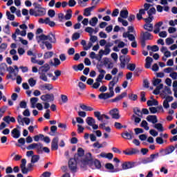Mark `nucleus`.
<instances>
[{
    "mask_svg": "<svg viewBox=\"0 0 177 177\" xmlns=\"http://www.w3.org/2000/svg\"><path fill=\"white\" fill-rule=\"evenodd\" d=\"M161 79H153L152 84L153 85V86H157V85H158L159 84H161Z\"/></svg>",
    "mask_w": 177,
    "mask_h": 177,
    "instance_id": "nucleus-55",
    "label": "nucleus"
},
{
    "mask_svg": "<svg viewBox=\"0 0 177 177\" xmlns=\"http://www.w3.org/2000/svg\"><path fill=\"white\" fill-rule=\"evenodd\" d=\"M80 37V33L75 32L72 36V41H77V39H79Z\"/></svg>",
    "mask_w": 177,
    "mask_h": 177,
    "instance_id": "nucleus-59",
    "label": "nucleus"
},
{
    "mask_svg": "<svg viewBox=\"0 0 177 177\" xmlns=\"http://www.w3.org/2000/svg\"><path fill=\"white\" fill-rule=\"evenodd\" d=\"M140 127L142 128H144L145 131H149V129H150V127H149V123H147L146 120H142Z\"/></svg>",
    "mask_w": 177,
    "mask_h": 177,
    "instance_id": "nucleus-36",
    "label": "nucleus"
},
{
    "mask_svg": "<svg viewBox=\"0 0 177 177\" xmlns=\"http://www.w3.org/2000/svg\"><path fill=\"white\" fill-rule=\"evenodd\" d=\"M129 16V12L127 10H122L120 12V17L121 19H128Z\"/></svg>",
    "mask_w": 177,
    "mask_h": 177,
    "instance_id": "nucleus-23",
    "label": "nucleus"
},
{
    "mask_svg": "<svg viewBox=\"0 0 177 177\" xmlns=\"http://www.w3.org/2000/svg\"><path fill=\"white\" fill-rule=\"evenodd\" d=\"M143 15H146V10L140 9L136 15L138 20H142L143 19V17H142Z\"/></svg>",
    "mask_w": 177,
    "mask_h": 177,
    "instance_id": "nucleus-26",
    "label": "nucleus"
},
{
    "mask_svg": "<svg viewBox=\"0 0 177 177\" xmlns=\"http://www.w3.org/2000/svg\"><path fill=\"white\" fill-rule=\"evenodd\" d=\"M39 161V155H33L31 158V163L35 164V162H38Z\"/></svg>",
    "mask_w": 177,
    "mask_h": 177,
    "instance_id": "nucleus-39",
    "label": "nucleus"
},
{
    "mask_svg": "<svg viewBox=\"0 0 177 177\" xmlns=\"http://www.w3.org/2000/svg\"><path fill=\"white\" fill-rule=\"evenodd\" d=\"M118 82V77H114L112 81H111L109 84V91L110 93H102L98 95L99 99H101L102 100H106V99H110V97H113V96H114V86Z\"/></svg>",
    "mask_w": 177,
    "mask_h": 177,
    "instance_id": "nucleus-2",
    "label": "nucleus"
},
{
    "mask_svg": "<svg viewBox=\"0 0 177 177\" xmlns=\"http://www.w3.org/2000/svg\"><path fill=\"white\" fill-rule=\"evenodd\" d=\"M6 16H7L8 20H10L11 21H13V20H15V15L10 14V12L7 11Z\"/></svg>",
    "mask_w": 177,
    "mask_h": 177,
    "instance_id": "nucleus-50",
    "label": "nucleus"
},
{
    "mask_svg": "<svg viewBox=\"0 0 177 177\" xmlns=\"http://www.w3.org/2000/svg\"><path fill=\"white\" fill-rule=\"evenodd\" d=\"M85 154V151L84 149L80 147L77 149V158H79V161H80V167L83 169H86L88 167L91 168V169H100L102 168V163L100 160L97 159H93L92 157V153L91 152L86 153L84 157L82 158V156Z\"/></svg>",
    "mask_w": 177,
    "mask_h": 177,
    "instance_id": "nucleus-1",
    "label": "nucleus"
},
{
    "mask_svg": "<svg viewBox=\"0 0 177 177\" xmlns=\"http://www.w3.org/2000/svg\"><path fill=\"white\" fill-rule=\"evenodd\" d=\"M158 153H156L155 154H151L149 156V160L151 161V162H154V160H156V158H158Z\"/></svg>",
    "mask_w": 177,
    "mask_h": 177,
    "instance_id": "nucleus-51",
    "label": "nucleus"
},
{
    "mask_svg": "<svg viewBox=\"0 0 177 177\" xmlns=\"http://www.w3.org/2000/svg\"><path fill=\"white\" fill-rule=\"evenodd\" d=\"M77 155H75L73 158H71L68 161V167L71 171L75 172L77 171V164H80L81 160L78 158H77Z\"/></svg>",
    "mask_w": 177,
    "mask_h": 177,
    "instance_id": "nucleus-5",
    "label": "nucleus"
},
{
    "mask_svg": "<svg viewBox=\"0 0 177 177\" xmlns=\"http://www.w3.org/2000/svg\"><path fill=\"white\" fill-rule=\"evenodd\" d=\"M7 48H8V44H6V43L1 44L0 46V53H2V52H5Z\"/></svg>",
    "mask_w": 177,
    "mask_h": 177,
    "instance_id": "nucleus-46",
    "label": "nucleus"
},
{
    "mask_svg": "<svg viewBox=\"0 0 177 177\" xmlns=\"http://www.w3.org/2000/svg\"><path fill=\"white\" fill-rule=\"evenodd\" d=\"M105 168L106 169H109L112 173L120 172V171H122V169H118V168L114 169V165H113V164L111 163H106L105 165Z\"/></svg>",
    "mask_w": 177,
    "mask_h": 177,
    "instance_id": "nucleus-15",
    "label": "nucleus"
},
{
    "mask_svg": "<svg viewBox=\"0 0 177 177\" xmlns=\"http://www.w3.org/2000/svg\"><path fill=\"white\" fill-rule=\"evenodd\" d=\"M21 136L20 130L17 128H15L11 131V136L14 138V139H19Z\"/></svg>",
    "mask_w": 177,
    "mask_h": 177,
    "instance_id": "nucleus-16",
    "label": "nucleus"
},
{
    "mask_svg": "<svg viewBox=\"0 0 177 177\" xmlns=\"http://www.w3.org/2000/svg\"><path fill=\"white\" fill-rule=\"evenodd\" d=\"M147 104L149 106H158V101H157L156 100H149L147 102Z\"/></svg>",
    "mask_w": 177,
    "mask_h": 177,
    "instance_id": "nucleus-35",
    "label": "nucleus"
},
{
    "mask_svg": "<svg viewBox=\"0 0 177 177\" xmlns=\"http://www.w3.org/2000/svg\"><path fill=\"white\" fill-rule=\"evenodd\" d=\"M91 10H89L88 8L84 9V16H86V17H89V16H91Z\"/></svg>",
    "mask_w": 177,
    "mask_h": 177,
    "instance_id": "nucleus-56",
    "label": "nucleus"
},
{
    "mask_svg": "<svg viewBox=\"0 0 177 177\" xmlns=\"http://www.w3.org/2000/svg\"><path fill=\"white\" fill-rule=\"evenodd\" d=\"M73 11L71 10V9H69L67 10V13L65 15V20H70V19H71L72 16H73Z\"/></svg>",
    "mask_w": 177,
    "mask_h": 177,
    "instance_id": "nucleus-40",
    "label": "nucleus"
},
{
    "mask_svg": "<svg viewBox=\"0 0 177 177\" xmlns=\"http://www.w3.org/2000/svg\"><path fill=\"white\" fill-rule=\"evenodd\" d=\"M86 122L92 127L93 129H99V125L96 124V120L92 117H87L86 119Z\"/></svg>",
    "mask_w": 177,
    "mask_h": 177,
    "instance_id": "nucleus-6",
    "label": "nucleus"
},
{
    "mask_svg": "<svg viewBox=\"0 0 177 177\" xmlns=\"http://www.w3.org/2000/svg\"><path fill=\"white\" fill-rule=\"evenodd\" d=\"M144 28L147 30V31H153V24H146L144 25Z\"/></svg>",
    "mask_w": 177,
    "mask_h": 177,
    "instance_id": "nucleus-43",
    "label": "nucleus"
},
{
    "mask_svg": "<svg viewBox=\"0 0 177 177\" xmlns=\"http://www.w3.org/2000/svg\"><path fill=\"white\" fill-rule=\"evenodd\" d=\"M162 24H163L162 21H159L154 26V30H153L154 34H158V32H160L161 30L160 28H161V26H162Z\"/></svg>",
    "mask_w": 177,
    "mask_h": 177,
    "instance_id": "nucleus-22",
    "label": "nucleus"
},
{
    "mask_svg": "<svg viewBox=\"0 0 177 177\" xmlns=\"http://www.w3.org/2000/svg\"><path fill=\"white\" fill-rule=\"evenodd\" d=\"M59 149V138L55 137L51 142V150H57Z\"/></svg>",
    "mask_w": 177,
    "mask_h": 177,
    "instance_id": "nucleus-12",
    "label": "nucleus"
},
{
    "mask_svg": "<svg viewBox=\"0 0 177 177\" xmlns=\"http://www.w3.org/2000/svg\"><path fill=\"white\" fill-rule=\"evenodd\" d=\"M48 21H49V17L46 18L45 19L40 18L39 19V23L40 24H47Z\"/></svg>",
    "mask_w": 177,
    "mask_h": 177,
    "instance_id": "nucleus-53",
    "label": "nucleus"
},
{
    "mask_svg": "<svg viewBox=\"0 0 177 177\" xmlns=\"http://www.w3.org/2000/svg\"><path fill=\"white\" fill-rule=\"evenodd\" d=\"M43 102H53L55 100V95L53 94H46L41 96Z\"/></svg>",
    "mask_w": 177,
    "mask_h": 177,
    "instance_id": "nucleus-10",
    "label": "nucleus"
},
{
    "mask_svg": "<svg viewBox=\"0 0 177 177\" xmlns=\"http://www.w3.org/2000/svg\"><path fill=\"white\" fill-rule=\"evenodd\" d=\"M151 63H153V58L147 57L146 58L145 68H150V67H151Z\"/></svg>",
    "mask_w": 177,
    "mask_h": 177,
    "instance_id": "nucleus-25",
    "label": "nucleus"
},
{
    "mask_svg": "<svg viewBox=\"0 0 177 177\" xmlns=\"http://www.w3.org/2000/svg\"><path fill=\"white\" fill-rule=\"evenodd\" d=\"M73 68L75 71H82L84 70V64H80L78 66L74 65Z\"/></svg>",
    "mask_w": 177,
    "mask_h": 177,
    "instance_id": "nucleus-30",
    "label": "nucleus"
},
{
    "mask_svg": "<svg viewBox=\"0 0 177 177\" xmlns=\"http://www.w3.org/2000/svg\"><path fill=\"white\" fill-rule=\"evenodd\" d=\"M166 42V45H172V44H174V39L171 38V37H168L165 40Z\"/></svg>",
    "mask_w": 177,
    "mask_h": 177,
    "instance_id": "nucleus-60",
    "label": "nucleus"
},
{
    "mask_svg": "<svg viewBox=\"0 0 177 177\" xmlns=\"http://www.w3.org/2000/svg\"><path fill=\"white\" fill-rule=\"evenodd\" d=\"M38 100H39V99H38V97H33L30 98V104H31L32 109H35V104H37Z\"/></svg>",
    "mask_w": 177,
    "mask_h": 177,
    "instance_id": "nucleus-32",
    "label": "nucleus"
},
{
    "mask_svg": "<svg viewBox=\"0 0 177 177\" xmlns=\"http://www.w3.org/2000/svg\"><path fill=\"white\" fill-rule=\"evenodd\" d=\"M109 114L111 115L112 118H114L115 120H119L120 117L118 109H113L109 111Z\"/></svg>",
    "mask_w": 177,
    "mask_h": 177,
    "instance_id": "nucleus-14",
    "label": "nucleus"
},
{
    "mask_svg": "<svg viewBox=\"0 0 177 177\" xmlns=\"http://www.w3.org/2000/svg\"><path fill=\"white\" fill-rule=\"evenodd\" d=\"M39 74L40 75L39 78L41 80V81H44V82H48V77L46 76V74L39 73Z\"/></svg>",
    "mask_w": 177,
    "mask_h": 177,
    "instance_id": "nucleus-41",
    "label": "nucleus"
},
{
    "mask_svg": "<svg viewBox=\"0 0 177 177\" xmlns=\"http://www.w3.org/2000/svg\"><path fill=\"white\" fill-rule=\"evenodd\" d=\"M42 44L43 45H45L48 50H50V49L53 48V46H52V44H50L49 41H43Z\"/></svg>",
    "mask_w": 177,
    "mask_h": 177,
    "instance_id": "nucleus-42",
    "label": "nucleus"
},
{
    "mask_svg": "<svg viewBox=\"0 0 177 177\" xmlns=\"http://www.w3.org/2000/svg\"><path fill=\"white\" fill-rule=\"evenodd\" d=\"M141 102H146V93L145 91L141 92L140 93Z\"/></svg>",
    "mask_w": 177,
    "mask_h": 177,
    "instance_id": "nucleus-62",
    "label": "nucleus"
},
{
    "mask_svg": "<svg viewBox=\"0 0 177 177\" xmlns=\"http://www.w3.org/2000/svg\"><path fill=\"white\" fill-rule=\"evenodd\" d=\"M169 77L172 78V80H177V73L176 72H171L169 74Z\"/></svg>",
    "mask_w": 177,
    "mask_h": 177,
    "instance_id": "nucleus-63",
    "label": "nucleus"
},
{
    "mask_svg": "<svg viewBox=\"0 0 177 177\" xmlns=\"http://www.w3.org/2000/svg\"><path fill=\"white\" fill-rule=\"evenodd\" d=\"M37 15H35V16H45L46 12L45 11V9H44L43 8H38L37 10Z\"/></svg>",
    "mask_w": 177,
    "mask_h": 177,
    "instance_id": "nucleus-34",
    "label": "nucleus"
},
{
    "mask_svg": "<svg viewBox=\"0 0 177 177\" xmlns=\"http://www.w3.org/2000/svg\"><path fill=\"white\" fill-rule=\"evenodd\" d=\"M44 147V145L41 143H37L36 145V150H37V153H38V154H42V149Z\"/></svg>",
    "mask_w": 177,
    "mask_h": 177,
    "instance_id": "nucleus-29",
    "label": "nucleus"
},
{
    "mask_svg": "<svg viewBox=\"0 0 177 177\" xmlns=\"http://www.w3.org/2000/svg\"><path fill=\"white\" fill-rule=\"evenodd\" d=\"M50 131H51L52 133H50V135L51 136H55V133H56V131H57V127L52 126L50 127Z\"/></svg>",
    "mask_w": 177,
    "mask_h": 177,
    "instance_id": "nucleus-54",
    "label": "nucleus"
},
{
    "mask_svg": "<svg viewBox=\"0 0 177 177\" xmlns=\"http://www.w3.org/2000/svg\"><path fill=\"white\" fill-rule=\"evenodd\" d=\"M127 68L130 71H135V68H136V64H129L127 65Z\"/></svg>",
    "mask_w": 177,
    "mask_h": 177,
    "instance_id": "nucleus-47",
    "label": "nucleus"
},
{
    "mask_svg": "<svg viewBox=\"0 0 177 177\" xmlns=\"http://www.w3.org/2000/svg\"><path fill=\"white\" fill-rule=\"evenodd\" d=\"M40 91H52L53 89V85L50 84H44L39 86Z\"/></svg>",
    "mask_w": 177,
    "mask_h": 177,
    "instance_id": "nucleus-18",
    "label": "nucleus"
},
{
    "mask_svg": "<svg viewBox=\"0 0 177 177\" xmlns=\"http://www.w3.org/2000/svg\"><path fill=\"white\" fill-rule=\"evenodd\" d=\"M28 84H29L30 86H31V87L35 86V85L37 84V81L35 80H34V78L30 77L28 80Z\"/></svg>",
    "mask_w": 177,
    "mask_h": 177,
    "instance_id": "nucleus-45",
    "label": "nucleus"
},
{
    "mask_svg": "<svg viewBox=\"0 0 177 177\" xmlns=\"http://www.w3.org/2000/svg\"><path fill=\"white\" fill-rule=\"evenodd\" d=\"M142 39L143 41L153 39V35L149 32H142Z\"/></svg>",
    "mask_w": 177,
    "mask_h": 177,
    "instance_id": "nucleus-21",
    "label": "nucleus"
},
{
    "mask_svg": "<svg viewBox=\"0 0 177 177\" xmlns=\"http://www.w3.org/2000/svg\"><path fill=\"white\" fill-rule=\"evenodd\" d=\"M98 71L100 75L95 80L96 82L93 84V89H97L99 86H100V82H102L103 78H104V75H106V71L104 69L100 68Z\"/></svg>",
    "mask_w": 177,
    "mask_h": 177,
    "instance_id": "nucleus-4",
    "label": "nucleus"
},
{
    "mask_svg": "<svg viewBox=\"0 0 177 177\" xmlns=\"http://www.w3.org/2000/svg\"><path fill=\"white\" fill-rule=\"evenodd\" d=\"M129 99H130V100H137L138 99V95L136 94H129Z\"/></svg>",
    "mask_w": 177,
    "mask_h": 177,
    "instance_id": "nucleus-61",
    "label": "nucleus"
},
{
    "mask_svg": "<svg viewBox=\"0 0 177 177\" xmlns=\"http://www.w3.org/2000/svg\"><path fill=\"white\" fill-rule=\"evenodd\" d=\"M138 165L136 162H124L122 165V168L123 170L131 169V168H135Z\"/></svg>",
    "mask_w": 177,
    "mask_h": 177,
    "instance_id": "nucleus-7",
    "label": "nucleus"
},
{
    "mask_svg": "<svg viewBox=\"0 0 177 177\" xmlns=\"http://www.w3.org/2000/svg\"><path fill=\"white\" fill-rule=\"evenodd\" d=\"M147 121H148V122H151L152 124H157L158 122V119L156 115H149L147 117Z\"/></svg>",
    "mask_w": 177,
    "mask_h": 177,
    "instance_id": "nucleus-19",
    "label": "nucleus"
},
{
    "mask_svg": "<svg viewBox=\"0 0 177 177\" xmlns=\"http://www.w3.org/2000/svg\"><path fill=\"white\" fill-rule=\"evenodd\" d=\"M122 138L123 139H127L128 140H131V139L133 138V131H125L121 134Z\"/></svg>",
    "mask_w": 177,
    "mask_h": 177,
    "instance_id": "nucleus-9",
    "label": "nucleus"
},
{
    "mask_svg": "<svg viewBox=\"0 0 177 177\" xmlns=\"http://www.w3.org/2000/svg\"><path fill=\"white\" fill-rule=\"evenodd\" d=\"M97 21H99V19H97V17H94L91 18V19L89 21V24L92 27H95L96 24H97Z\"/></svg>",
    "mask_w": 177,
    "mask_h": 177,
    "instance_id": "nucleus-28",
    "label": "nucleus"
},
{
    "mask_svg": "<svg viewBox=\"0 0 177 177\" xmlns=\"http://www.w3.org/2000/svg\"><path fill=\"white\" fill-rule=\"evenodd\" d=\"M133 111L135 113V114H136V115H138V117H142V113L140 111V109L138 107H136L133 109Z\"/></svg>",
    "mask_w": 177,
    "mask_h": 177,
    "instance_id": "nucleus-48",
    "label": "nucleus"
},
{
    "mask_svg": "<svg viewBox=\"0 0 177 177\" xmlns=\"http://www.w3.org/2000/svg\"><path fill=\"white\" fill-rule=\"evenodd\" d=\"M147 50H151L152 52H158L160 50V48L157 45L154 46H147Z\"/></svg>",
    "mask_w": 177,
    "mask_h": 177,
    "instance_id": "nucleus-33",
    "label": "nucleus"
},
{
    "mask_svg": "<svg viewBox=\"0 0 177 177\" xmlns=\"http://www.w3.org/2000/svg\"><path fill=\"white\" fill-rule=\"evenodd\" d=\"M94 117L98 120V121H101L103 122V120H110V117L106 115V114H102L100 111H95L94 112Z\"/></svg>",
    "mask_w": 177,
    "mask_h": 177,
    "instance_id": "nucleus-8",
    "label": "nucleus"
},
{
    "mask_svg": "<svg viewBox=\"0 0 177 177\" xmlns=\"http://www.w3.org/2000/svg\"><path fill=\"white\" fill-rule=\"evenodd\" d=\"M86 32H88L90 35H92V34L94 32L95 29L92 27H87L85 28Z\"/></svg>",
    "mask_w": 177,
    "mask_h": 177,
    "instance_id": "nucleus-52",
    "label": "nucleus"
},
{
    "mask_svg": "<svg viewBox=\"0 0 177 177\" xmlns=\"http://www.w3.org/2000/svg\"><path fill=\"white\" fill-rule=\"evenodd\" d=\"M49 70H50V66H49L48 64H45L44 66L39 67V73L45 74V73H48Z\"/></svg>",
    "mask_w": 177,
    "mask_h": 177,
    "instance_id": "nucleus-20",
    "label": "nucleus"
},
{
    "mask_svg": "<svg viewBox=\"0 0 177 177\" xmlns=\"http://www.w3.org/2000/svg\"><path fill=\"white\" fill-rule=\"evenodd\" d=\"M7 71L9 73V74L7 75L8 80H13V75L12 74H14V77L17 76V74L15 73V68H13L12 66L8 67Z\"/></svg>",
    "mask_w": 177,
    "mask_h": 177,
    "instance_id": "nucleus-11",
    "label": "nucleus"
},
{
    "mask_svg": "<svg viewBox=\"0 0 177 177\" xmlns=\"http://www.w3.org/2000/svg\"><path fill=\"white\" fill-rule=\"evenodd\" d=\"M155 129H157L158 132H164V127H162V124L161 123H155L153 126Z\"/></svg>",
    "mask_w": 177,
    "mask_h": 177,
    "instance_id": "nucleus-24",
    "label": "nucleus"
},
{
    "mask_svg": "<svg viewBox=\"0 0 177 177\" xmlns=\"http://www.w3.org/2000/svg\"><path fill=\"white\" fill-rule=\"evenodd\" d=\"M120 61L124 62L125 63H129V62L131 61V58L129 56L125 57L124 55H122L120 57Z\"/></svg>",
    "mask_w": 177,
    "mask_h": 177,
    "instance_id": "nucleus-37",
    "label": "nucleus"
},
{
    "mask_svg": "<svg viewBox=\"0 0 177 177\" xmlns=\"http://www.w3.org/2000/svg\"><path fill=\"white\" fill-rule=\"evenodd\" d=\"M53 56V51H48L44 53V59H50Z\"/></svg>",
    "mask_w": 177,
    "mask_h": 177,
    "instance_id": "nucleus-44",
    "label": "nucleus"
},
{
    "mask_svg": "<svg viewBox=\"0 0 177 177\" xmlns=\"http://www.w3.org/2000/svg\"><path fill=\"white\" fill-rule=\"evenodd\" d=\"M164 88V84H160L156 86V88L153 91L154 95H160V91Z\"/></svg>",
    "mask_w": 177,
    "mask_h": 177,
    "instance_id": "nucleus-31",
    "label": "nucleus"
},
{
    "mask_svg": "<svg viewBox=\"0 0 177 177\" xmlns=\"http://www.w3.org/2000/svg\"><path fill=\"white\" fill-rule=\"evenodd\" d=\"M90 57H91V59H95L98 62H100L102 60V59L100 58V54L96 55V53H95V52H91L90 53Z\"/></svg>",
    "mask_w": 177,
    "mask_h": 177,
    "instance_id": "nucleus-27",
    "label": "nucleus"
},
{
    "mask_svg": "<svg viewBox=\"0 0 177 177\" xmlns=\"http://www.w3.org/2000/svg\"><path fill=\"white\" fill-rule=\"evenodd\" d=\"M52 173L50 171H45L41 174V177H50Z\"/></svg>",
    "mask_w": 177,
    "mask_h": 177,
    "instance_id": "nucleus-64",
    "label": "nucleus"
},
{
    "mask_svg": "<svg viewBox=\"0 0 177 177\" xmlns=\"http://www.w3.org/2000/svg\"><path fill=\"white\" fill-rule=\"evenodd\" d=\"M55 15H56V12H55L54 10H49L48 11V15L49 16V17H51V18L55 17Z\"/></svg>",
    "mask_w": 177,
    "mask_h": 177,
    "instance_id": "nucleus-57",
    "label": "nucleus"
},
{
    "mask_svg": "<svg viewBox=\"0 0 177 177\" xmlns=\"http://www.w3.org/2000/svg\"><path fill=\"white\" fill-rule=\"evenodd\" d=\"M118 21L119 22V23H121L122 24V26H124V27H127V26H128V21H127V20H125V19H122V18H121V17H118Z\"/></svg>",
    "mask_w": 177,
    "mask_h": 177,
    "instance_id": "nucleus-38",
    "label": "nucleus"
},
{
    "mask_svg": "<svg viewBox=\"0 0 177 177\" xmlns=\"http://www.w3.org/2000/svg\"><path fill=\"white\" fill-rule=\"evenodd\" d=\"M37 42L41 41H49L50 44H56V37L53 33H49L48 35H41L37 37Z\"/></svg>",
    "mask_w": 177,
    "mask_h": 177,
    "instance_id": "nucleus-3",
    "label": "nucleus"
},
{
    "mask_svg": "<svg viewBox=\"0 0 177 177\" xmlns=\"http://www.w3.org/2000/svg\"><path fill=\"white\" fill-rule=\"evenodd\" d=\"M176 148V147H174V145L168 147L162 151V152L164 153V156H168L169 154H171V153H174V151H175Z\"/></svg>",
    "mask_w": 177,
    "mask_h": 177,
    "instance_id": "nucleus-17",
    "label": "nucleus"
},
{
    "mask_svg": "<svg viewBox=\"0 0 177 177\" xmlns=\"http://www.w3.org/2000/svg\"><path fill=\"white\" fill-rule=\"evenodd\" d=\"M110 52H111V49L110 48L104 47V50H100L99 54H100V57L101 58L103 57V56H107V55H110Z\"/></svg>",
    "mask_w": 177,
    "mask_h": 177,
    "instance_id": "nucleus-13",
    "label": "nucleus"
},
{
    "mask_svg": "<svg viewBox=\"0 0 177 177\" xmlns=\"http://www.w3.org/2000/svg\"><path fill=\"white\" fill-rule=\"evenodd\" d=\"M147 14L151 17H153V15H156V8H151L147 11Z\"/></svg>",
    "mask_w": 177,
    "mask_h": 177,
    "instance_id": "nucleus-49",
    "label": "nucleus"
},
{
    "mask_svg": "<svg viewBox=\"0 0 177 177\" xmlns=\"http://www.w3.org/2000/svg\"><path fill=\"white\" fill-rule=\"evenodd\" d=\"M37 147V143H32L29 145L26 149L27 150H34V149H35Z\"/></svg>",
    "mask_w": 177,
    "mask_h": 177,
    "instance_id": "nucleus-58",
    "label": "nucleus"
}]
</instances>
